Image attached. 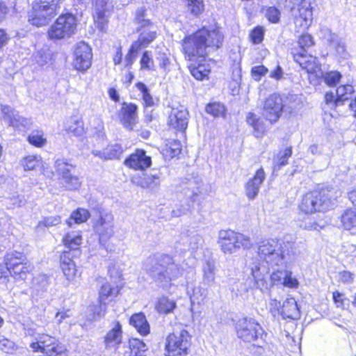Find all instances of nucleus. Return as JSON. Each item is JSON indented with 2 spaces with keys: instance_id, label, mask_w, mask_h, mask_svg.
Here are the masks:
<instances>
[{
  "instance_id": "obj_30",
  "label": "nucleus",
  "mask_w": 356,
  "mask_h": 356,
  "mask_svg": "<svg viewBox=\"0 0 356 356\" xmlns=\"http://www.w3.org/2000/svg\"><path fill=\"white\" fill-rule=\"evenodd\" d=\"M124 149L122 144L108 143L100 150L94 152V155L103 160H119L123 155Z\"/></svg>"
},
{
  "instance_id": "obj_14",
  "label": "nucleus",
  "mask_w": 356,
  "mask_h": 356,
  "mask_svg": "<svg viewBox=\"0 0 356 356\" xmlns=\"http://www.w3.org/2000/svg\"><path fill=\"white\" fill-rule=\"evenodd\" d=\"M257 254L261 260L271 266H278L284 259L282 243L276 238L261 241L258 246Z\"/></svg>"
},
{
  "instance_id": "obj_52",
  "label": "nucleus",
  "mask_w": 356,
  "mask_h": 356,
  "mask_svg": "<svg viewBox=\"0 0 356 356\" xmlns=\"http://www.w3.org/2000/svg\"><path fill=\"white\" fill-rule=\"evenodd\" d=\"M286 269L275 270L270 275V280L273 285L282 286Z\"/></svg>"
},
{
  "instance_id": "obj_22",
  "label": "nucleus",
  "mask_w": 356,
  "mask_h": 356,
  "mask_svg": "<svg viewBox=\"0 0 356 356\" xmlns=\"http://www.w3.org/2000/svg\"><path fill=\"white\" fill-rule=\"evenodd\" d=\"M354 93L355 89L352 84H342L337 88L336 95L330 91L326 92L324 95V102L331 108H336L344 104Z\"/></svg>"
},
{
  "instance_id": "obj_18",
  "label": "nucleus",
  "mask_w": 356,
  "mask_h": 356,
  "mask_svg": "<svg viewBox=\"0 0 356 356\" xmlns=\"http://www.w3.org/2000/svg\"><path fill=\"white\" fill-rule=\"evenodd\" d=\"M75 254L70 251H61L59 254V268L69 283H73L81 276V271L74 261Z\"/></svg>"
},
{
  "instance_id": "obj_17",
  "label": "nucleus",
  "mask_w": 356,
  "mask_h": 356,
  "mask_svg": "<svg viewBox=\"0 0 356 356\" xmlns=\"http://www.w3.org/2000/svg\"><path fill=\"white\" fill-rule=\"evenodd\" d=\"M157 265L162 269L154 278L155 282H170L177 279L180 275L179 266L175 264L173 257L168 254H161Z\"/></svg>"
},
{
  "instance_id": "obj_46",
  "label": "nucleus",
  "mask_w": 356,
  "mask_h": 356,
  "mask_svg": "<svg viewBox=\"0 0 356 356\" xmlns=\"http://www.w3.org/2000/svg\"><path fill=\"white\" fill-rule=\"evenodd\" d=\"M293 153L292 147H288L284 149V152L279 154L277 156V161L273 165V169L279 170L281 168L286 165L289 163V159Z\"/></svg>"
},
{
  "instance_id": "obj_32",
  "label": "nucleus",
  "mask_w": 356,
  "mask_h": 356,
  "mask_svg": "<svg viewBox=\"0 0 356 356\" xmlns=\"http://www.w3.org/2000/svg\"><path fill=\"white\" fill-rule=\"evenodd\" d=\"M128 350H124V356H146V343L138 338L131 337L127 340Z\"/></svg>"
},
{
  "instance_id": "obj_44",
  "label": "nucleus",
  "mask_w": 356,
  "mask_h": 356,
  "mask_svg": "<svg viewBox=\"0 0 356 356\" xmlns=\"http://www.w3.org/2000/svg\"><path fill=\"white\" fill-rule=\"evenodd\" d=\"M59 181L65 190L70 191L78 190L81 185L79 178L72 174L63 177Z\"/></svg>"
},
{
  "instance_id": "obj_13",
  "label": "nucleus",
  "mask_w": 356,
  "mask_h": 356,
  "mask_svg": "<svg viewBox=\"0 0 356 356\" xmlns=\"http://www.w3.org/2000/svg\"><path fill=\"white\" fill-rule=\"evenodd\" d=\"M93 229L98 236L99 243L107 252L114 250L115 244L113 218L108 213L100 214L93 223Z\"/></svg>"
},
{
  "instance_id": "obj_42",
  "label": "nucleus",
  "mask_w": 356,
  "mask_h": 356,
  "mask_svg": "<svg viewBox=\"0 0 356 356\" xmlns=\"http://www.w3.org/2000/svg\"><path fill=\"white\" fill-rule=\"evenodd\" d=\"M139 64L140 70L141 71H153L155 70L154 60L151 51L145 50L142 52Z\"/></svg>"
},
{
  "instance_id": "obj_6",
  "label": "nucleus",
  "mask_w": 356,
  "mask_h": 356,
  "mask_svg": "<svg viewBox=\"0 0 356 356\" xmlns=\"http://www.w3.org/2000/svg\"><path fill=\"white\" fill-rule=\"evenodd\" d=\"M64 0H33L27 12L29 23L35 27L46 26L59 13Z\"/></svg>"
},
{
  "instance_id": "obj_50",
  "label": "nucleus",
  "mask_w": 356,
  "mask_h": 356,
  "mask_svg": "<svg viewBox=\"0 0 356 356\" xmlns=\"http://www.w3.org/2000/svg\"><path fill=\"white\" fill-rule=\"evenodd\" d=\"M341 74L337 71H330L325 73L324 81L327 86L333 87L336 86L341 80Z\"/></svg>"
},
{
  "instance_id": "obj_2",
  "label": "nucleus",
  "mask_w": 356,
  "mask_h": 356,
  "mask_svg": "<svg viewBox=\"0 0 356 356\" xmlns=\"http://www.w3.org/2000/svg\"><path fill=\"white\" fill-rule=\"evenodd\" d=\"M147 8L141 7L138 8L134 15V22L136 24L138 38L129 47L125 57L124 67L131 68L133 65L138 52L148 47L158 37V33L154 29V22L146 18Z\"/></svg>"
},
{
  "instance_id": "obj_43",
  "label": "nucleus",
  "mask_w": 356,
  "mask_h": 356,
  "mask_svg": "<svg viewBox=\"0 0 356 356\" xmlns=\"http://www.w3.org/2000/svg\"><path fill=\"white\" fill-rule=\"evenodd\" d=\"M265 37V29L263 26L257 25L253 27L249 32L248 40L254 45L263 42Z\"/></svg>"
},
{
  "instance_id": "obj_40",
  "label": "nucleus",
  "mask_w": 356,
  "mask_h": 356,
  "mask_svg": "<svg viewBox=\"0 0 356 356\" xmlns=\"http://www.w3.org/2000/svg\"><path fill=\"white\" fill-rule=\"evenodd\" d=\"M205 111L214 118L225 117L227 108L225 106L220 102H211L205 106Z\"/></svg>"
},
{
  "instance_id": "obj_5",
  "label": "nucleus",
  "mask_w": 356,
  "mask_h": 356,
  "mask_svg": "<svg viewBox=\"0 0 356 356\" xmlns=\"http://www.w3.org/2000/svg\"><path fill=\"white\" fill-rule=\"evenodd\" d=\"M124 287V277L121 273H119L116 281H103L97 289V305L92 306L91 310L92 316L94 318L104 316L106 312L107 306L116 303Z\"/></svg>"
},
{
  "instance_id": "obj_39",
  "label": "nucleus",
  "mask_w": 356,
  "mask_h": 356,
  "mask_svg": "<svg viewBox=\"0 0 356 356\" xmlns=\"http://www.w3.org/2000/svg\"><path fill=\"white\" fill-rule=\"evenodd\" d=\"M27 142L32 146L41 148L47 143V138L42 130H33L26 138Z\"/></svg>"
},
{
  "instance_id": "obj_15",
  "label": "nucleus",
  "mask_w": 356,
  "mask_h": 356,
  "mask_svg": "<svg viewBox=\"0 0 356 356\" xmlns=\"http://www.w3.org/2000/svg\"><path fill=\"white\" fill-rule=\"evenodd\" d=\"M285 108L283 97L278 93L269 95L264 101L262 116L270 125L279 122Z\"/></svg>"
},
{
  "instance_id": "obj_24",
  "label": "nucleus",
  "mask_w": 356,
  "mask_h": 356,
  "mask_svg": "<svg viewBox=\"0 0 356 356\" xmlns=\"http://www.w3.org/2000/svg\"><path fill=\"white\" fill-rule=\"evenodd\" d=\"M123 331L121 323L115 321L113 326L108 330L102 338V344L106 350H117L122 343Z\"/></svg>"
},
{
  "instance_id": "obj_55",
  "label": "nucleus",
  "mask_w": 356,
  "mask_h": 356,
  "mask_svg": "<svg viewBox=\"0 0 356 356\" xmlns=\"http://www.w3.org/2000/svg\"><path fill=\"white\" fill-rule=\"evenodd\" d=\"M268 72V68L264 65H257L251 69V75L254 80L259 81Z\"/></svg>"
},
{
  "instance_id": "obj_37",
  "label": "nucleus",
  "mask_w": 356,
  "mask_h": 356,
  "mask_svg": "<svg viewBox=\"0 0 356 356\" xmlns=\"http://www.w3.org/2000/svg\"><path fill=\"white\" fill-rule=\"evenodd\" d=\"M136 184L143 188L153 189L159 185V177L157 175L143 174L137 177Z\"/></svg>"
},
{
  "instance_id": "obj_57",
  "label": "nucleus",
  "mask_w": 356,
  "mask_h": 356,
  "mask_svg": "<svg viewBox=\"0 0 356 356\" xmlns=\"http://www.w3.org/2000/svg\"><path fill=\"white\" fill-rule=\"evenodd\" d=\"M171 62L170 58L166 54H163V56L159 58V67L163 71L168 72L170 71V67Z\"/></svg>"
},
{
  "instance_id": "obj_59",
  "label": "nucleus",
  "mask_w": 356,
  "mask_h": 356,
  "mask_svg": "<svg viewBox=\"0 0 356 356\" xmlns=\"http://www.w3.org/2000/svg\"><path fill=\"white\" fill-rule=\"evenodd\" d=\"M10 40V36L4 29L0 28V50L6 46Z\"/></svg>"
},
{
  "instance_id": "obj_4",
  "label": "nucleus",
  "mask_w": 356,
  "mask_h": 356,
  "mask_svg": "<svg viewBox=\"0 0 356 356\" xmlns=\"http://www.w3.org/2000/svg\"><path fill=\"white\" fill-rule=\"evenodd\" d=\"M335 198L332 190L327 187H316L305 193L298 205L302 213L312 215L331 210Z\"/></svg>"
},
{
  "instance_id": "obj_56",
  "label": "nucleus",
  "mask_w": 356,
  "mask_h": 356,
  "mask_svg": "<svg viewBox=\"0 0 356 356\" xmlns=\"http://www.w3.org/2000/svg\"><path fill=\"white\" fill-rule=\"evenodd\" d=\"M123 58V51L122 46L119 45L116 47L115 53L112 56V60L115 65H119L122 63Z\"/></svg>"
},
{
  "instance_id": "obj_11",
  "label": "nucleus",
  "mask_w": 356,
  "mask_h": 356,
  "mask_svg": "<svg viewBox=\"0 0 356 356\" xmlns=\"http://www.w3.org/2000/svg\"><path fill=\"white\" fill-rule=\"evenodd\" d=\"M77 18L71 12L60 14L48 28L46 35L49 40L58 41L72 37L77 29Z\"/></svg>"
},
{
  "instance_id": "obj_53",
  "label": "nucleus",
  "mask_w": 356,
  "mask_h": 356,
  "mask_svg": "<svg viewBox=\"0 0 356 356\" xmlns=\"http://www.w3.org/2000/svg\"><path fill=\"white\" fill-rule=\"evenodd\" d=\"M347 300L345 294L339 292V291H334L332 292V301L336 307L343 309L345 308V301Z\"/></svg>"
},
{
  "instance_id": "obj_19",
  "label": "nucleus",
  "mask_w": 356,
  "mask_h": 356,
  "mask_svg": "<svg viewBox=\"0 0 356 356\" xmlns=\"http://www.w3.org/2000/svg\"><path fill=\"white\" fill-rule=\"evenodd\" d=\"M312 19L313 8L311 0H300L293 17L296 31L300 33L307 31L310 27Z\"/></svg>"
},
{
  "instance_id": "obj_41",
  "label": "nucleus",
  "mask_w": 356,
  "mask_h": 356,
  "mask_svg": "<svg viewBox=\"0 0 356 356\" xmlns=\"http://www.w3.org/2000/svg\"><path fill=\"white\" fill-rule=\"evenodd\" d=\"M135 86L142 94L143 107L146 108L154 106L155 105V102L147 86L144 83L138 81L136 83Z\"/></svg>"
},
{
  "instance_id": "obj_35",
  "label": "nucleus",
  "mask_w": 356,
  "mask_h": 356,
  "mask_svg": "<svg viewBox=\"0 0 356 356\" xmlns=\"http://www.w3.org/2000/svg\"><path fill=\"white\" fill-rule=\"evenodd\" d=\"M341 225L346 230L356 227V209L350 207L343 211L340 217Z\"/></svg>"
},
{
  "instance_id": "obj_10",
  "label": "nucleus",
  "mask_w": 356,
  "mask_h": 356,
  "mask_svg": "<svg viewBox=\"0 0 356 356\" xmlns=\"http://www.w3.org/2000/svg\"><path fill=\"white\" fill-rule=\"evenodd\" d=\"M193 337L185 329L167 334L164 343L165 356H188L193 346Z\"/></svg>"
},
{
  "instance_id": "obj_9",
  "label": "nucleus",
  "mask_w": 356,
  "mask_h": 356,
  "mask_svg": "<svg viewBox=\"0 0 356 356\" xmlns=\"http://www.w3.org/2000/svg\"><path fill=\"white\" fill-rule=\"evenodd\" d=\"M29 347L33 353H40V356H69L70 351L56 337L48 333H40L30 343Z\"/></svg>"
},
{
  "instance_id": "obj_58",
  "label": "nucleus",
  "mask_w": 356,
  "mask_h": 356,
  "mask_svg": "<svg viewBox=\"0 0 356 356\" xmlns=\"http://www.w3.org/2000/svg\"><path fill=\"white\" fill-rule=\"evenodd\" d=\"M353 280V273L343 270L339 273V281L343 284H349Z\"/></svg>"
},
{
  "instance_id": "obj_48",
  "label": "nucleus",
  "mask_w": 356,
  "mask_h": 356,
  "mask_svg": "<svg viewBox=\"0 0 356 356\" xmlns=\"http://www.w3.org/2000/svg\"><path fill=\"white\" fill-rule=\"evenodd\" d=\"M265 17L270 24H277L280 22L281 12L275 6H268L266 8Z\"/></svg>"
},
{
  "instance_id": "obj_60",
  "label": "nucleus",
  "mask_w": 356,
  "mask_h": 356,
  "mask_svg": "<svg viewBox=\"0 0 356 356\" xmlns=\"http://www.w3.org/2000/svg\"><path fill=\"white\" fill-rule=\"evenodd\" d=\"M282 76L283 71L280 65H277L270 74V77L275 80H280Z\"/></svg>"
},
{
  "instance_id": "obj_33",
  "label": "nucleus",
  "mask_w": 356,
  "mask_h": 356,
  "mask_svg": "<svg viewBox=\"0 0 356 356\" xmlns=\"http://www.w3.org/2000/svg\"><path fill=\"white\" fill-rule=\"evenodd\" d=\"M176 307V301L169 298L166 296H161L158 298L154 304V309L159 314L172 313Z\"/></svg>"
},
{
  "instance_id": "obj_36",
  "label": "nucleus",
  "mask_w": 356,
  "mask_h": 356,
  "mask_svg": "<svg viewBox=\"0 0 356 356\" xmlns=\"http://www.w3.org/2000/svg\"><path fill=\"white\" fill-rule=\"evenodd\" d=\"M74 168V165L69 163L65 159H58L54 163L55 173L58 176V181L71 174V170Z\"/></svg>"
},
{
  "instance_id": "obj_64",
  "label": "nucleus",
  "mask_w": 356,
  "mask_h": 356,
  "mask_svg": "<svg viewBox=\"0 0 356 356\" xmlns=\"http://www.w3.org/2000/svg\"><path fill=\"white\" fill-rule=\"evenodd\" d=\"M69 310L59 311L56 314V317L58 318V323H60L65 318L69 317L67 312Z\"/></svg>"
},
{
  "instance_id": "obj_29",
  "label": "nucleus",
  "mask_w": 356,
  "mask_h": 356,
  "mask_svg": "<svg viewBox=\"0 0 356 356\" xmlns=\"http://www.w3.org/2000/svg\"><path fill=\"white\" fill-rule=\"evenodd\" d=\"M245 122L252 129V135L257 139H261L268 133V128L264 121L253 112H248Z\"/></svg>"
},
{
  "instance_id": "obj_38",
  "label": "nucleus",
  "mask_w": 356,
  "mask_h": 356,
  "mask_svg": "<svg viewBox=\"0 0 356 356\" xmlns=\"http://www.w3.org/2000/svg\"><path fill=\"white\" fill-rule=\"evenodd\" d=\"M187 12L194 17H200L205 10L204 0H184Z\"/></svg>"
},
{
  "instance_id": "obj_16",
  "label": "nucleus",
  "mask_w": 356,
  "mask_h": 356,
  "mask_svg": "<svg viewBox=\"0 0 356 356\" xmlns=\"http://www.w3.org/2000/svg\"><path fill=\"white\" fill-rule=\"evenodd\" d=\"M270 312L273 316H281L283 318L298 319L300 316V309L293 297L286 298L283 302L272 300Z\"/></svg>"
},
{
  "instance_id": "obj_31",
  "label": "nucleus",
  "mask_w": 356,
  "mask_h": 356,
  "mask_svg": "<svg viewBox=\"0 0 356 356\" xmlns=\"http://www.w3.org/2000/svg\"><path fill=\"white\" fill-rule=\"evenodd\" d=\"M129 323L142 337H146L150 333L149 323L142 312L131 314Z\"/></svg>"
},
{
  "instance_id": "obj_3",
  "label": "nucleus",
  "mask_w": 356,
  "mask_h": 356,
  "mask_svg": "<svg viewBox=\"0 0 356 356\" xmlns=\"http://www.w3.org/2000/svg\"><path fill=\"white\" fill-rule=\"evenodd\" d=\"M33 269V265L24 252H7L0 264V280H8L10 277H13L15 281L25 282L27 277L32 274Z\"/></svg>"
},
{
  "instance_id": "obj_1",
  "label": "nucleus",
  "mask_w": 356,
  "mask_h": 356,
  "mask_svg": "<svg viewBox=\"0 0 356 356\" xmlns=\"http://www.w3.org/2000/svg\"><path fill=\"white\" fill-rule=\"evenodd\" d=\"M225 34L218 25L213 27L202 26L191 33L186 34L180 40V51L188 62V69L192 76L197 81L209 80L211 72L207 59L210 51L221 49Z\"/></svg>"
},
{
  "instance_id": "obj_45",
  "label": "nucleus",
  "mask_w": 356,
  "mask_h": 356,
  "mask_svg": "<svg viewBox=\"0 0 356 356\" xmlns=\"http://www.w3.org/2000/svg\"><path fill=\"white\" fill-rule=\"evenodd\" d=\"M90 217V213L87 209L79 207L71 213L70 218L79 225L86 222Z\"/></svg>"
},
{
  "instance_id": "obj_34",
  "label": "nucleus",
  "mask_w": 356,
  "mask_h": 356,
  "mask_svg": "<svg viewBox=\"0 0 356 356\" xmlns=\"http://www.w3.org/2000/svg\"><path fill=\"white\" fill-rule=\"evenodd\" d=\"M181 144L179 140H167L161 152L166 159H172L181 154Z\"/></svg>"
},
{
  "instance_id": "obj_7",
  "label": "nucleus",
  "mask_w": 356,
  "mask_h": 356,
  "mask_svg": "<svg viewBox=\"0 0 356 356\" xmlns=\"http://www.w3.org/2000/svg\"><path fill=\"white\" fill-rule=\"evenodd\" d=\"M297 42L300 51L292 54L294 61L308 74L309 79L317 78L321 72V64L317 58L308 54L306 49L314 45L313 37L307 33H302L298 38Z\"/></svg>"
},
{
  "instance_id": "obj_25",
  "label": "nucleus",
  "mask_w": 356,
  "mask_h": 356,
  "mask_svg": "<svg viewBox=\"0 0 356 356\" xmlns=\"http://www.w3.org/2000/svg\"><path fill=\"white\" fill-rule=\"evenodd\" d=\"M189 113L186 109H179L172 112L168 120V126L176 134H181L186 137V130L188 127Z\"/></svg>"
},
{
  "instance_id": "obj_62",
  "label": "nucleus",
  "mask_w": 356,
  "mask_h": 356,
  "mask_svg": "<svg viewBox=\"0 0 356 356\" xmlns=\"http://www.w3.org/2000/svg\"><path fill=\"white\" fill-rule=\"evenodd\" d=\"M38 279L39 280L37 281V284L40 285L41 287H44L49 283V277L45 274L40 275Z\"/></svg>"
},
{
  "instance_id": "obj_27",
  "label": "nucleus",
  "mask_w": 356,
  "mask_h": 356,
  "mask_svg": "<svg viewBox=\"0 0 356 356\" xmlns=\"http://www.w3.org/2000/svg\"><path fill=\"white\" fill-rule=\"evenodd\" d=\"M266 179V173L262 167L256 170L245 186V195L249 200L254 199L258 195L260 186Z\"/></svg>"
},
{
  "instance_id": "obj_12",
  "label": "nucleus",
  "mask_w": 356,
  "mask_h": 356,
  "mask_svg": "<svg viewBox=\"0 0 356 356\" xmlns=\"http://www.w3.org/2000/svg\"><path fill=\"white\" fill-rule=\"evenodd\" d=\"M218 243L224 254H232L241 248L249 250L253 246V243L248 236L232 229L220 230Z\"/></svg>"
},
{
  "instance_id": "obj_8",
  "label": "nucleus",
  "mask_w": 356,
  "mask_h": 356,
  "mask_svg": "<svg viewBox=\"0 0 356 356\" xmlns=\"http://www.w3.org/2000/svg\"><path fill=\"white\" fill-rule=\"evenodd\" d=\"M237 337L243 343L252 347L261 348L264 343V335H266L261 325L254 319L244 317L239 319L235 325Z\"/></svg>"
},
{
  "instance_id": "obj_49",
  "label": "nucleus",
  "mask_w": 356,
  "mask_h": 356,
  "mask_svg": "<svg viewBox=\"0 0 356 356\" xmlns=\"http://www.w3.org/2000/svg\"><path fill=\"white\" fill-rule=\"evenodd\" d=\"M299 286L300 282L296 277L293 276L292 271L289 270H286L284 282L282 283V286L291 289H298Z\"/></svg>"
},
{
  "instance_id": "obj_21",
  "label": "nucleus",
  "mask_w": 356,
  "mask_h": 356,
  "mask_svg": "<svg viewBox=\"0 0 356 356\" xmlns=\"http://www.w3.org/2000/svg\"><path fill=\"white\" fill-rule=\"evenodd\" d=\"M121 124L128 130H133L138 121V107L133 102H124L117 112Z\"/></svg>"
},
{
  "instance_id": "obj_26",
  "label": "nucleus",
  "mask_w": 356,
  "mask_h": 356,
  "mask_svg": "<svg viewBox=\"0 0 356 356\" xmlns=\"http://www.w3.org/2000/svg\"><path fill=\"white\" fill-rule=\"evenodd\" d=\"M63 131L66 134L74 137H81L86 134L87 127L82 115L76 113L70 115L64 122Z\"/></svg>"
},
{
  "instance_id": "obj_61",
  "label": "nucleus",
  "mask_w": 356,
  "mask_h": 356,
  "mask_svg": "<svg viewBox=\"0 0 356 356\" xmlns=\"http://www.w3.org/2000/svg\"><path fill=\"white\" fill-rule=\"evenodd\" d=\"M108 95L114 102H118L120 101V95L115 88H109L108 89Z\"/></svg>"
},
{
  "instance_id": "obj_28",
  "label": "nucleus",
  "mask_w": 356,
  "mask_h": 356,
  "mask_svg": "<svg viewBox=\"0 0 356 356\" xmlns=\"http://www.w3.org/2000/svg\"><path fill=\"white\" fill-rule=\"evenodd\" d=\"M83 236L81 231H70L65 233L62 237L63 245L67 248L63 251H70L72 254L76 252L80 253Z\"/></svg>"
},
{
  "instance_id": "obj_20",
  "label": "nucleus",
  "mask_w": 356,
  "mask_h": 356,
  "mask_svg": "<svg viewBox=\"0 0 356 356\" xmlns=\"http://www.w3.org/2000/svg\"><path fill=\"white\" fill-rule=\"evenodd\" d=\"M92 54L90 46L86 42H79L74 49L72 65L74 70L85 73L92 64Z\"/></svg>"
},
{
  "instance_id": "obj_63",
  "label": "nucleus",
  "mask_w": 356,
  "mask_h": 356,
  "mask_svg": "<svg viewBox=\"0 0 356 356\" xmlns=\"http://www.w3.org/2000/svg\"><path fill=\"white\" fill-rule=\"evenodd\" d=\"M134 79V74L132 72H129L127 74H126L124 76V79L122 80V83L127 86H129L131 83L132 81Z\"/></svg>"
},
{
  "instance_id": "obj_51",
  "label": "nucleus",
  "mask_w": 356,
  "mask_h": 356,
  "mask_svg": "<svg viewBox=\"0 0 356 356\" xmlns=\"http://www.w3.org/2000/svg\"><path fill=\"white\" fill-rule=\"evenodd\" d=\"M17 349V346L10 339L3 337L0 339V350L6 354H13Z\"/></svg>"
},
{
  "instance_id": "obj_47",
  "label": "nucleus",
  "mask_w": 356,
  "mask_h": 356,
  "mask_svg": "<svg viewBox=\"0 0 356 356\" xmlns=\"http://www.w3.org/2000/svg\"><path fill=\"white\" fill-rule=\"evenodd\" d=\"M96 13L93 15V19L99 29H103L108 24L106 13L107 8H96Z\"/></svg>"
},
{
  "instance_id": "obj_54",
  "label": "nucleus",
  "mask_w": 356,
  "mask_h": 356,
  "mask_svg": "<svg viewBox=\"0 0 356 356\" xmlns=\"http://www.w3.org/2000/svg\"><path fill=\"white\" fill-rule=\"evenodd\" d=\"M327 225V220L325 218H320L309 222L305 225L304 229L308 231H320Z\"/></svg>"
},
{
  "instance_id": "obj_23",
  "label": "nucleus",
  "mask_w": 356,
  "mask_h": 356,
  "mask_svg": "<svg viewBox=\"0 0 356 356\" xmlns=\"http://www.w3.org/2000/svg\"><path fill=\"white\" fill-rule=\"evenodd\" d=\"M124 165L134 171H145L152 165V158L143 149L137 148L124 160Z\"/></svg>"
}]
</instances>
